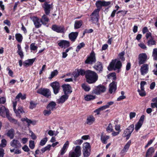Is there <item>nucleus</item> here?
I'll list each match as a JSON object with an SVG mask.
<instances>
[{"label":"nucleus","mask_w":157,"mask_h":157,"mask_svg":"<svg viewBox=\"0 0 157 157\" xmlns=\"http://www.w3.org/2000/svg\"><path fill=\"white\" fill-rule=\"evenodd\" d=\"M86 78L87 82L91 84L95 82L98 80V76L95 72L88 70L86 71Z\"/></svg>","instance_id":"f257e3e1"},{"label":"nucleus","mask_w":157,"mask_h":157,"mask_svg":"<svg viewBox=\"0 0 157 157\" xmlns=\"http://www.w3.org/2000/svg\"><path fill=\"white\" fill-rule=\"evenodd\" d=\"M121 66L122 63L120 61H118L116 62V60H114L111 62L108 67V69L109 71L113 69L115 70L117 69H119Z\"/></svg>","instance_id":"f03ea898"},{"label":"nucleus","mask_w":157,"mask_h":157,"mask_svg":"<svg viewBox=\"0 0 157 157\" xmlns=\"http://www.w3.org/2000/svg\"><path fill=\"white\" fill-rule=\"evenodd\" d=\"M81 155V147L80 146H76L73 151H70L69 157H79Z\"/></svg>","instance_id":"7ed1b4c3"},{"label":"nucleus","mask_w":157,"mask_h":157,"mask_svg":"<svg viewBox=\"0 0 157 157\" xmlns=\"http://www.w3.org/2000/svg\"><path fill=\"white\" fill-rule=\"evenodd\" d=\"M134 129V125L133 124H131L124 130L123 134L124 137H126V139L128 140L130 137L131 134Z\"/></svg>","instance_id":"20e7f679"},{"label":"nucleus","mask_w":157,"mask_h":157,"mask_svg":"<svg viewBox=\"0 0 157 157\" xmlns=\"http://www.w3.org/2000/svg\"><path fill=\"white\" fill-rule=\"evenodd\" d=\"M96 61L95 54L94 51H92L86 60L85 63L87 64H93Z\"/></svg>","instance_id":"39448f33"},{"label":"nucleus","mask_w":157,"mask_h":157,"mask_svg":"<svg viewBox=\"0 0 157 157\" xmlns=\"http://www.w3.org/2000/svg\"><path fill=\"white\" fill-rule=\"evenodd\" d=\"M37 93L40 94L46 98H48L51 95L50 90L47 88H40L37 90Z\"/></svg>","instance_id":"423d86ee"},{"label":"nucleus","mask_w":157,"mask_h":157,"mask_svg":"<svg viewBox=\"0 0 157 157\" xmlns=\"http://www.w3.org/2000/svg\"><path fill=\"white\" fill-rule=\"evenodd\" d=\"M50 85L53 89L54 93L55 94H57L59 92L60 88L59 83L55 81L51 83Z\"/></svg>","instance_id":"0eeeda50"},{"label":"nucleus","mask_w":157,"mask_h":157,"mask_svg":"<svg viewBox=\"0 0 157 157\" xmlns=\"http://www.w3.org/2000/svg\"><path fill=\"white\" fill-rule=\"evenodd\" d=\"M147 56L146 53L140 54L138 56V63L139 65L144 64L147 59Z\"/></svg>","instance_id":"6e6552de"},{"label":"nucleus","mask_w":157,"mask_h":157,"mask_svg":"<svg viewBox=\"0 0 157 157\" xmlns=\"http://www.w3.org/2000/svg\"><path fill=\"white\" fill-rule=\"evenodd\" d=\"M1 113H5L6 117L8 118V119L10 122L13 123L15 124H18V123L16 120L13 118H12L9 115L8 109H6L5 107V109L2 111Z\"/></svg>","instance_id":"1a4fd4ad"},{"label":"nucleus","mask_w":157,"mask_h":157,"mask_svg":"<svg viewBox=\"0 0 157 157\" xmlns=\"http://www.w3.org/2000/svg\"><path fill=\"white\" fill-rule=\"evenodd\" d=\"M52 29L53 30L58 33H63L64 31V28L62 26L53 25Z\"/></svg>","instance_id":"9d476101"},{"label":"nucleus","mask_w":157,"mask_h":157,"mask_svg":"<svg viewBox=\"0 0 157 157\" xmlns=\"http://www.w3.org/2000/svg\"><path fill=\"white\" fill-rule=\"evenodd\" d=\"M99 9H96L92 13L91 15V20L93 21L97 22L98 21Z\"/></svg>","instance_id":"9b49d317"},{"label":"nucleus","mask_w":157,"mask_h":157,"mask_svg":"<svg viewBox=\"0 0 157 157\" xmlns=\"http://www.w3.org/2000/svg\"><path fill=\"white\" fill-rule=\"evenodd\" d=\"M141 75H144L148 72L149 65L147 64H144L141 66L140 69Z\"/></svg>","instance_id":"f8f14e48"},{"label":"nucleus","mask_w":157,"mask_h":157,"mask_svg":"<svg viewBox=\"0 0 157 157\" xmlns=\"http://www.w3.org/2000/svg\"><path fill=\"white\" fill-rule=\"evenodd\" d=\"M32 19L36 28H38L41 26L42 25L40 23L41 20L39 18L36 17H33Z\"/></svg>","instance_id":"ddd939ff"},{"label":"nucleus","mask_w":157,"mask_h":157,"mask_svg":"<svg viewBox=\"0 0 157 157\" xmlns=\"http://www.w3.org/2000/svg\"><path fill=\"white\" fill-rule=\"evenodd\" d=\"M43 7L45 13L47 15H48L50 14L51 9H52V5L48 4L47 2H45L44 3Z\"/></svg>","instance_id":"4468645a"},{"label":"nucleus","mask_w":157,"mask_h":157,"mask_svg":"<svg viewBox=\"0 0 157 157\" xmlns=\"http://www.w3.org/2000/svg\"><path fill=\"white\" fill-rule=\"evenodd\" d=\"M106 90V88L103 86L99 85L94 90V93L96 94H99L101 92H104Z\"/></svg>","instance_id":"2eb2a0df"},{"label":"nucleus","mask_w":157,"mask_h":157,"mask_svg":"<svg viewBox=\"0 0 157 157\" xmlns=\"http://www.w3.org/2000/svg\"><path fill=\"white\" fill-rule=\"evenodd\" d=\"M10 144L12 147L15 148H20L21 146V144L20 142L16 140H13L10 143Z\"/></svg>","instance_id":"dca6fc26"},{"label":"nucleus","mask_w":157,"mask_h":157,"mask_svg":"<svg viewBox=\"0 0 157 157\" xmlns=\"http://www.w3.org/2000/svg\"><path fill=\"white\" fill-rule=\"evenodd\" d=\"M58 45L62 48H67L70 46V42L69 41L63 40L61 41L58 44Z\"/></svg>","instance_id":"f3484780"},{"label":"nucleus","mask_w":157,"mask_h":157,"mask_svg":"<svg viewBox=\"0 0 157 157\" xmlns=\"http://www.w3.org/2000/svg\"><path fill=\"white\" fill-rule=\"evenodd\" d=\"M62 87L65 94H67L72 92L71 87L68 84H65L62 86Z\"/></svg>","instance_id":"a211bd4d"},{"label":"nucleus","mask_w":157,"mask_h":157,"mask_svg":"<svg viewBox=\"0 0 157 157\" xmlns=\"http://www.w3.org/2000/svg\"><path fill=\"white\" fill-rule=\"evenodd\" d=\"M69 143L68 141H67L64 144L63 147L60 151V154L61 155H63L66 152L69 145Z\"/></svg>","instance_id":"6ab92c4d"},{"label":"nucleus","mask_w":157,"mask_h":157,"mask_svg":"<svg viewBox=\"0 0 157 157\" xmlns=\"http://www.w3.org/2000/svg\"><path fill=\"white\" fill-rule=\"evenodd\" d=\"M94 68L98 71L101 72L103 70V67L101 62H98L94 67Z\"/></svg>","instance_id":"aec40b11"},{"label":"nucleus","mask_w":157,"mask_h":157,"mask_svg":"<svg viewBox=\"0 0 157 157\" xmlns=\"http://www.w3.org/2000/svg\"><path fill=\"white\" fill-rule=\"evenodd\" d=\"M109 92L112 94L117 89L116 84L115 82H113L109 84Z\"/></svg>","instance_id":"412c9836"},{"label":"nucleus","mask_w":157,"mask_h":157,"mask_svg":"<svg viewBox=\"0 0 157 157\" xmlns=\"http://www.w3.org/2000/svg\"><path fill=\"white\" fill-rule=\"evenodd\" d=\"M68 95L67 94L62 96L60 98L57 100L59 104H62L64 103L68 98Z\"/></svg>","instance_id":"4be33fe9"},{"label":"nucleus","mask_w":157,"mask_h":157,"mask_svg":"<svg viewBox=\"0 0 157 157\" xmlns=\"http://www.w3.org/2000/svg\"><path fill=\"white\" fill-rule=\"evenodd\" d=\"M35 59L36 58H34L26 60L23 62V65L25 67H27L29 65H31L35 61Z\"/></svg>","instance_id":"5701e85b"},{"label":"nucleus","mask_w":157,"mask_h":157,"mask_svg":"<svg viewBox=\"0 0 157 157\" xmlns=\"http://www.w3.org/2000/svg\"><path fill=\"white\" fill-rule=\"evenodd\" d=\"M78 34V33L77 32H72L69 35V38L72 41H74L77 37Z\"/></svg>","instance_id":"b1692460"},{"label":"nucleus","mask_w":157,"mask_h":157,"mask_svg":"<svg viewBox=\"0 0 157 157\" xmlns=\"http://www.w3.org/2000/svg\"><path fill=\"white\" fill-rule=\"evenodd\" d=\"M131 140H129L125 145L124 148L121 151V153L124 154L127 151L131 144Z\"/></svg>","instance_id":"393cba45"},{"label":"nucleus","mask_w":157,"mask_h":157,"mask_svg":"<svg viewBox=\"0 0 157 157\" xmlns=\"http://www.w3.org/2000/svg\"><path fill=\"white\" fill-rule=\"evenodd\" d=\"M56 105V103L52 101L50 102L47 107V109L53 111L55 109V106Z\"/></svg>","instance_id":"a878e982"},{"label":"nucleus","mask_w":157,"mask_h":157,"mask_svg":"<svg viewBox=\"0 0 157 157\" xmlns=\"http://www.w3.org/2000/svg\"><path fill=\"white\" fill-rule=\"evenodd\" d=\"M46 14H44L41 17V22L44 25H46L49 21V19Z\"/></svg>","instance_id":"bb28decb"},{"label":"nucleus","mask_w":157,"mask_h":157,"mask_svg":"<svg viewBox=\"0 0 157 157\" xmlns=\"http://www.w3.org/2000/svg\"><path fill=\"white\" fill-rule=\"evenodd\" d=\"M95 118L92 116H90L88 117L87 118L86 123L87 124L91 125L94 121Z\"/></svg>","instance_id":"cd10ccee"},{"label":"nucleus","mask_w":157,"mask_h":157,"mask_svg":"<svg viewBox=\"0 0 157 157\" xmlns=\"http://www.w3.org/2000/svg\"><path fill=\"white\" fill-rule=\"evenodd\" d=\"M154 149L152 147L150 148L147 151L146 155V157H151L152 154L154 152Z\"/></svg>","instance_id":"c85d7f7f"},{"label":"nucleus","mask_w":157,"mask_h":157,"mask_svg":"<svg viewBox=\"0 0 157 157\" xmlns=\"http://www.w3.org/2000/svg\"><path fill=\"white\" fill-rule=\"evenodd\" d=\"M109 136H108L104 135L102 134L101 137V140L102 143L106 144L107 143V140L109 139Z\"/></svg>","instance_id":"c756f323"},{"label":"nucleus","mask_w":157,"mask_h":157,"mask_svg":"<svg viewBox=\"0 0 157 157\" xmlns=\"http://www.w3.org/2000/svg\"><path fill=\"white\" fill-rule=\"evenodd\" d=\"M82 21H75L74 27L75 29H78L80 28L82 25Z\"/></svg>","instance_id":"7c9ffc66"},{"label":"nucleus","mask_w":157,"mask_h":157,"mask_svg":"<svg viewBox=\"0 0 157 157\" xmlns=\"http://www.w3.org/2000/svg\"><path fill=\"white\" fill-rule=\"evenodd\" d=\"M21 120L23 121H26L28 124V126H29L31 124L33 125H34L36 123L35 121H33L27 118H22L21 119Z\"/></svg>","instance_id":"2f4dec72"},{"label":"nucleus","mask_w":157,"mask_h":157,"mask_svg":"<svg viewBox=\"0 0 157 157\" xmlns=\"http://www.w3.org/2000/svg\"><path fill=\"white\" fill-rule=\"evenodd\" d=\"M14 130L13 129H11L8 131L7 133V136L10 139H12L14 137Z\"/></svg>","instance_id":"473e14b6"},{"label":"nucleus","mask_w":157,"mask_h":157,"mask_svg":"<svg viewBox=\"0 0 157 157\" xmlns=\"http://www.w3.org/2000/svg\"><path fill=\"white\" fill-rule=\"evenodd\" d=\"M91 150V146L88 143H85L83 144V150Z\"/></svg>","instance_id":"72a5a7b5"},{"label":"nucleus","mask_w":157,"mask_h":157,"mask_svg":"<svg viewBox=\"0 0 157 157\" xmlns=\"http://www.w3.org/2000/svg\"><path fill=\"white\" fill-rule=\"evenodd\" d=\"M14 112L16 113L17 116L18 117H21L20 113H22L24 112L22 108L21 107H19L17 111L16 110Z\"/></svg>","instance_id":"f704fd0d"},{"label":"nucleus","mask_w":157,"mask_h":157,"mask_svg":"<svg viewBox=\"0 0 157 157\" xmlns=\"http://www.w3.org/2000/svg\"><path fill=\"white\" fill-rule=\"evenodd\" d=\"M152 101L154 103H152L151 104V106L152 108H154L156 107L157 108V98H153Z\"/></svg>","instance_id":"c9c22d12"},{"label":"nucleus","mask_w":157,"mask_h":157,"mask_svg":"<svg viewBox=\"0 0 157 157\" xmlns=\"http://www.w3.org/2000/svg\"><path fill=\"white\" fill-rule=\"evenodd\" d=\"M95 96L91 95H87L84 98L86 101H90L93 100L95 98Z\"/></svg>","instance_id":"e433bc0d"},{"label":"nucleus","mask_w":157,"mask_h":157,"mask_svg":"<svg viewBox=\"0 0 157 157\" xmlns=\"http://www.w3.org/2000/svg\"><path fill=\"white\" fill-rule=\"evenodd\" d=\"M91 150H82L83 155L84 157H88L90 154Z\"/></svg>","instance_id":"4c0bfd02"},{"label":"nucleus","mask_w":157,"mask_h":157,"mask_svg":"<svg viewBox=\"0 0 157 157\" xmlns=\"http://www.w3.org/2000/svg\"><path fill=\"white\" fill-rule=\"evenodd\" d=\"M98 9H99L100 11L102 6V1H98L96 2L95 3Z\"/></svg>","instance_id":"58836bf2"},{"label":"nucleus","mask_w":157,"mask_h":157,"mask_svg":"<svg viewBox=\"0 0 157 157\" xmlns=\"http://www.w3.org/2000/svg\"><path fill=\"white\" fill-rule=\"evenodd\" d=\"M16 39V40L19 42H21L23 39L22 36L20 34H17L15 35Z\"/></svg>","instance_id":"ea45409f"},{"label":"nucleus","mask_w":157,"mask_h":157,"mask_svg":"<svg viewBox=\"0 0 157 157\" xmlns=\"http://www.w3.org/2000/svg\"><path fill=\"white\" fill-rule=\"evenodd\" d=\"M152 56L154 60H156L157 59V48H155L153 49Z\"/></svg>","instance_id":"a19ab883"},{"label":"nucleus","mask_w":157,"mask_h":157,"mask_svg":"<svg viewBox=\"0 0 157 157\" xmlns=\"http://www.w3.org/2000/svg\"><path fill=\"white\" fill-rule=\"evenodd\" d=\"M85 44L83 42L80 43L77 46L76 49V51L78 52L79 51L80 49L83 47L85 46Z\"/></svg>","instance_id":"79ce46f5"},{"label":"nucleus","mask_w":157,"mask_h":157,"mask_svg":"<svg viewBox=\"0 0 157 157\" xmlns=\"http://www.w3.org/2000/svg\"><path fill=\"white\" fill-rule=\"evenodd\" d=\"M82 87L84 90L86 91H89L90 89L89 86L86 85L85 84H82Z\"/></svg>","instance_id":"37998d69"},{"label":"nucleus","mask_w":157,"mask_h":157,"mask_svg":"<svg viewBox=\"0 0 157 157\" xmlns=\"http://www.w3.org/2000/svg\"><path fill=\"white\" fill-rule=\"evenodd\" d=\"M48 134L51 136H52L53 135L56 136L58 134V132H55V131L50 130L48 131Z\"/></svg>","instance_id":"c03bdc74"},{"label":"nucleus","mask_w":157,"mask_h":157,"mask_svg":"<svg viewBox=\"0 0 157 157\" xmlns=\"http://www.w3.org/2000/svg\"><path fill=\"white\" fill-rule=\"evenodd\" d=\"M48 141V138L47 137H45L42 139L40 142V144L41 146H43Z\"/></svg>","instance_id":"a18cd8bd"},{"label":"nucleus","mask_w":157,"mask_h":157,"mask_svg":"<svg viewBox=\"0 0 157 157\" xmlns=\"http://www.w3.org/2000/svg\"><path fill=\"white\" fill-rule=\"evenodd\" d=\"M58 74V71L56 70L52 72L51 77H49V79H52L53 77L57 75Z\"/></svg>","instance_id":"49530a36"},{"label":"nucleus","mask_w":157,"mask_h":157,"mask_svg":"<svg viewBox=\"0 0 157 157\" xmlns=\"http://www.w3.org/2000/svg\"><path fill=\"white\" fill-rule=\"evenodd\" d=\"M140 95L141 96H144L146 95V93L144 90V89H141L140 90L139 89L138 90Z\"/></svg>","instance_id":"de8ad7c7"},{"label":"nucleus","mask_w":157,"mask_h":157,"mask_svg":"<svg viewBox=\"0 0 157 157\" xmlns=\"http://www.w3.org/2000/svg\"><path fill=\"white\" fill-rule=\"evenodd\" d=\"M106 131L109 132H110L113 131V129L112 124H111L110 123L109 124L108 126L107 127Z\"/></svg>","instance_id":"09e8293b"},{"label":"nucleus","mask_w":157,"mask_h":157,"mask_svg":"<svg viewBox=\"0 0 157 157\" xmlns=\"http://www.w3.org/2000/svg\"><path fill=\"white\" fill-rule=\"evenodd\" d=\"M143 123L138 122L135 125V130L137 131L140 128L142 125Z\"/></svg>","instance_id":"8fccbe9b"},{"label":"nucleus","mask_w":157,"mask_h":157,"mask_svg":"<svg viewBox=\"0 0 157 157\" xmlns=\"http://www.w3.org/2000/svg\"><path fill=\"white\" fill-rule=\"evenodd\" d=\"M155 41L153 39L149 40L147 42V44L148 45L150 46L152 45H155Z\"/></svg>","instance_id":"3c124183"},{"label":"nucleus","mask_w":157,"mask_h":157,"mask_svg":"<svg viewBox=\"0 0 157 157\" xmlns=\"http://www.w3.org/2000/svg\"><path fill=\"white\" fill-rule=\"evenodd\" d=\"M29 147L31 149H33L35 147L34 141L31 140L29 141Z\"/></svg>","instance_id":"603ef678"},{"label":"nucleus","mask_w":157,"mask_h":157,"mask_svg":"<svg viewBox=\"0 0 157 157\" xmlns=\"http://www.w3.org/2000/svg\"><path fill=\"white\" fill-rule=\"evenodd\" d=\"M30 48L31 50L35 51L37 48V47L35 46V43H33L30 45Z\"/></svg>","instance_id":"864d4df0"},{"label":"nucleus","mask_w":157,"mask_h":157,"mask_svg":"<svg viewBox=\"0 0 157 157\" xmlns=\"http://www.w3.org/2000/svg\"><path fill=\"white\" fill-rule=\"evenodd\" d=\"M51 111L49 109H47L44 111V115L46 116H48L51 113Z\"/></svg>","instance_id":"5fc2aeb1"},{"label":"nucleus","mask_w":157,"mask_h":157,"mask_svg":"<svg viewBox=\"0 0 157 157\" xmlns=\"http://www.w3.org/2000/svg\"><path fill=\"white\" fill-rule=\"evenodd\" d=\"M124 51L120 53L118 55L119 57H120V59L123 61L124 60Z\"/></svg>","instance_id":"6e6d98bb"},{"label":"nucleus","mask_w":157,"mask_h":157,"mask_svg":"<svg viewBox=\"0 0 157 157\" xmlns=\"http://www.w3.org/2000/svg\"><path fill=\"white\" fill-rule=\"evenodd\" d=\"M83 142V141L82 140L79 139L77 140L74 142V144L75 145H80Z\"/></svg>","instance_id":"4d7b16f0"},{"label":"nucleus","mask_w":157,"mask_h":157,"mask_svg":"<svg viewBox=\"0 0 157 157\" xmlns=\"http://www.w3.org/2000/svg\"><path fill=\"white\" fill-rule=\"evenodd\" d=\"M7 142L6 140L5 139H3L1 140V144H2V147H5L6 145Z\"/></svg>","instance_id":"13d9d810"},{"label":"nucleus","mask_w":157,"mask_h":157,"mask_svg":"<svg viewBox=\"0 0 157 157\" xmlns=\"http://www.w3.org/2000/svg\"><path fill=\"white\" fill-rule=\"evenodd\" d=\"M111 3L110 2H106L105 1H102L103 6H107L109 5Z\"/></svg>","instance_id":"bf43d9fd"},{"label":"nucleus","mask_w":157,"mask_h":157,"mask_svg":"<svg viewBox=\"0 0 157 157\" xmlns=\"http://www.w3.org/2000/svg\"><path fill=\"white\" fill-rule=\"evenodd\" d=\"M36 106V104L33 101L30 102V105L29 106V108L31 109H33V108L35 107Z\"/></svg>","instance_id":"052dcab7"},{"label":"nucleus","mask_w":157,"mask_h":157,"mask_svg":"<svg viewBox=\"0 0 157 157\" xmlns=\"http://www.w3.org/2000/svg\"><path fill=\"white\" fill-rule=\"evenodd\" d=\"M29 132L31 134V136L33 140L36 139V137L33 132L31 131H30Z\"/></svg>","instance_id":"680f3d73"},{"label":"nucleus","mask_w":157,"mask_h":157,"mask_svg":"<svg viewBox=\"0 0 157 157\" xmlns=\"http://www.w3.org/2000/svg\"><path fill=\"white\" fill-rule=\"evenodd\" d=\"M115 130L120 132L121 131L120 125L119 124L116 125L115 126Z\"/></svg>","instance_id":"e2e57ef3"},{"label":"nucleus","mask_w":157,"mask_h":157,"mask_svg":"<svg viewBox=\"0 0 157 157\" xmlns=\"http://www.w3.org/2000/svg\"><path fill=\"white\" fill-rule=\"evenodd\" d=\"M22 149L25 152H28L29 151V149L27 145H25L22 148Z\"/></svg>","instance_id":"0e129e2a"},{"label":"nucleus","mask_w":157,"mask_h":157,"mask_svg":"<svg viewBox=\"0 0 157 157\" xmlns=\"http://www.w3.org/2000/svg\"><path fill=\"white\" fill-rule=\"evenodd\" d=\"M146 84V82L145 81H142L140 82V88L143 89L144 88V86Z\"/></svg>","instance_id":"69168bd1"},{"label":"nucleus","mask_w":157,"mask_h":157,"mask_svg":"<svg viewBox=\"0 0 157 157\" xmlns=\"http://www.w3.org/2000/svg\"><path fill=\"white\" fill-rule=\"evenodd\" d=\"M78 71L79 73V75H83L85 74L86 75V71H85L84 70H80Z\"/></svg>","instance_id":"338daca9"},{"label":"nucleus","mask_w":157,"mask_h":157,"mask_svg":"<svg viewBox=\"0 0 157 157\" xmlns=\"http://www.w3.org/2000/svg\"><path fill=\"white\" fill-rule=\"evenodd\" d=\"M136 114L134 112H131L129 114V117L130 119H132L135 117Z\"/></svg>","instance_id":"774afa93"}]
</instances>
